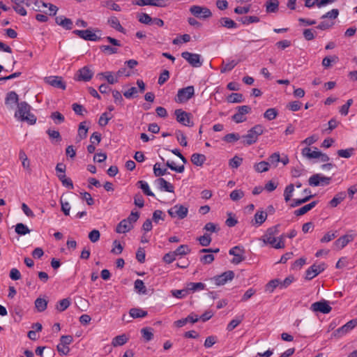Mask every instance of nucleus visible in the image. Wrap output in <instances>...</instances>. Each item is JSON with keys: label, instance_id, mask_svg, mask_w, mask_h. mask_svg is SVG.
<instances>
[{"label": "nucleus", "instance_id": "44", "mask_svg": "<svg viewBox=\"0 0 357 357\" xmlns=\"http://www.w3.org/2000/svg\"><path fill=\"white\" fill-rule=\"evenodd\" d=\"M314 195H309L307 196H305L303 199H294L292 200V202L290 204V206L292 208H295L296 206H298L307 202H308L311 198H312Z\"/></svg>", "mask_w": 357, "mask_h": 357}, {"label": "nucleus", "instance_id": "36", "mask_svg": "<svg viewBox=\"0 0 357 357\" xmlns=\"http://www.w3.org/2000/svg\"><path fill=\"white\" fill-rule=\"evenodd\" d=\"M86 121H83V122H81L79 125L78 135H77L78 137H79L78 141H80V140L86 138L87 136V132H88L89 128L86 126Z\"/></svg>", "mask_w": 357, "mask_h": 357}, {"label": "nucleus", "instance_id": "15", "mask_svg": "<svg viewBox=\"0 0 357 357\" xmlns=\"http://www.w3.org/2000/svg\"><path fill=\"white\" fill-rule=\"evenodd\" d=\"M190 13L197 17L207 18L212 15L211 10L205 7L192 6L190 8Z\"/></svg>", "mask_w": 357, "mask_h": 357}, {"label": "nucleus", "instance_id": "63", "mask_svg": "<svg viewBox=\"0 0 357 357\" xmlns=\"http://www.w3.org/2000/svg\"><path fill=\"white\" fill-rule=\"evenodd\" d=\"M112 119V116H108V114L107 112H104L101 114L98 120V124L101 127H104L107 125L109 121Z\"/></svg>", "mask_w": 357, "mask_h": 357}, {"label": "nucleus", "instance_id": "55", "mask_svg": "<svg viewBox=\"0 0 357 357\" xmlns=\"http://www.w3.org/2000/svg\"><path fill=\"white\" fill-rule=\"evenodd\" d=\"M175 135L178 143L182 146H187L188 142L186 139V136L184 135V133L181 130H176Z\"/></svg>", "mask_w": 357, "mask_h": 357}, {"label": "nucleus", "instance_id": "30", "mask_svg": "<svg viewBox=\"0 0 357 357\" xmlns=\"http://www.w3.org/2000/svg\"><path fill=\"white\" fill-rule=\"evenodd\" d=\"M346 198V193L344 192H340L337 193L330 202L329 205L331 207H336Z\"/></svg>", "mask_w": 357, "mask_h": 357}, {"label": "nucleus", "instance_id": "35", "mask_svg": "<svg viewBox=\"0 0 357 357\" xmlns=\"http://www.w3.org/2000/svg\"><path fill=\"white\" fill-rule=\"evenodd\" d=\"M128 340V338L125 334L117 335L113 338L112 344L113 347H119L125 344Z\"/></svg>", "mask_w": 357, "mask_h": 357}, {"label": "nucleus", "instance_id": "39", "mask_svg": "<svg viewBox=\"0 0 357 357\" xmlns=\"http://www.w3.org/2000/svg\"><path fill=\"white\" fill-rule=\"evenodd\" d=\"M238 62L235 60H231L227 63H225L223 61L222 67L220 68V72L222 73H225L226 72L231 70L238 64Z\"/></svg>", "mask_w": 357, "mask_h": 357}, {"label": "nucleus", "instance_id": "42", "mask_svg": "<svg viewBox=\"0 0 357 357\" xmlns=\"http://www.w3.org/2000/svg\"><path fill=\"white\" fill-rule=\"evenodd\" d=\"M57 176L62 185L69 189H73V183L70 178H67L66 174H57Z\"/></svg>", "mask_w": 357, "mask_h": 357}, {"label": "nucleus", "instance_id": "13", "mask_svg": "<svg viewBox=\"0 0 357 357\" xmlns=\"http://www.w3.org/2000/svg\"><path fill=\"white\" fill-rule=\"evenodd\" d=\"M73 33L85 40L98 41L100 40V37L98 36L90 29L74 30Z\"/></svg>", "mask_w": 357, "mask_h": 357}, {"label": "nucleus", "instance_id": "43", "mask_svg": "<svg viewBox=\"0 0 357 357\" xmlns=\"http://www.w3.org/2000/svg\"><path fill=\"white\" fill-rule=\"evenodd\" d=\"M141 333L146 342H149L153 338V328H143L141 329Z\"/></svg>", "mask_w": 357, "mask_h": 357}, {"label": "nucleus", "instance_id": "23", "mask_svg": "<svg viewBox=\"0 0 357 357\" xmlns=\"http://www.w3.org/2000/svg\"><path fill=\"white\" fill-rule=\"evenodd\" d=\"M133 225L129 222V220L123 219L116 226V231L119 234H125L130 231Z\"/></svg>", "mask_w": 357, "mask_h": 357}, {"label": "nucleus", "instance_id": "25", "mask_svg": "<svg viewBox=\"0 0 357 357\" xmlns=\"http://www.w3.org/2000/svg\"><path fill=\"white\" fill-rule=\"evenodd\" d=\"M13 3V9L15 11L22 16L26 15V10L23 7L24 3H25L26 0H10Z\"/></svg>", "mask_w": 357, "mask_h": 357}, {"label": "nucleus", "instance_id": "49", "mask_svg": "<svg viewBox=\"0 0 357 357\" xmlns=\"http://www.w3.org/2000/svg\"><path fill=\"white\" fill-rule=\"evenodd\" d=\"M15 232L19 235H26L30 233V229L23 223H17L15 225Z\"/></svg>", "mask_w": 357, "mask_h": 357}, {"label": "nucleus", "instance_id": "8", "mask_svg": "<svg viewBox=\"0 0 357 357\" xmlns=\"http://www.w3.org/2000/svg\"><path fill=\"white\" fill-rule=\"evenodd\" d=\"M181 56L194 68H199L202 66L203 61L201 59L200 54L183 52L181 53Z\"/></svg>", "mask_w": 357, "mask_h": 357}, {"label": "nucleus", "instance_id": "22", "mask_svg": "<svg viewBox=\"0 0 357 357\" xmlns=\"http://www.w3.org/2000/svg\"><path fill=\"white\" fill-rule=\"evenodd\" d=\"M55 22L58 25L66 30H71L73 29V23L70 18L60 15L55 17Z\"/></svg>", "mask_w": 357, "mask_h": 357}, {"label": "nucleus", "instance_id": "1", "mask_svg": "<svg viewBox=\"0 0 357 357\" xmlns=\"http://www.w3.org/2000/svg\"><path fill=\"white\" fill-rule=\"evenodd\" d=\"M30 110L31 106L26 102L22 101L17 104L15 117L21 121H26L30 125H33L36 122V117Z\"/></svg>", "mask_w": 357, "mask_h": 357}, {"label": "nucleus", "instance_id": "32", "mask_svg": "<svg viewBox=\"0 0 357 357\" xmlns=\"http://www.w3.org/2000/svg\"><path fill=\"white\" fill-rule=\"evenodd\" d=\"M267 218V213L264 211H257L255 215V224L262 225Z\"/></svg>", "mask_w": 357, "mask_h": 357}, {"label": "nucleus", "instance_id": "24", "mask_svg": "<svg viewBox=\"0 0 357 357\" xmlns=\"http://www.w3.org/2000/svg\"><path fill=\"white\" fill-rule=\"evenodd\" d=\"M303 157L308 159L319 158V151L317 147H314V150H312L309 147H305L302 149L301 152Z\"/></svg>", "mask_w": 357, "mask_h": 357}, {"label": "nucleus", "instance_id": "29", "mask_svg": "<svg viewBox=\"0 0 357 357\" xmlns=\"http://www.w3.org/2000/svg\"><path fill=\"white\" fill-rule=\"evenodd\" d=\"M129 314L132 318L137 319L146 317L148 312L141 308L133 307L130 310Z\"/></svg>", "mask_w": 357, "mask_h": 357}, {"label": "nucleus", "instance_id": "2", "mask_svg": "<svg viewBox=\"0 0 357 357\" xmlns=\"http://www.w3.org/2000/svg\"><path fill=\"white\" fill-rule=\"evenodd\" d=\"M264 126L261 124H257L250 128L246 135H243V144L245 146H250L258 140V137L264 133Z\"/></svg>", "mask_w": 357, "mask_h": 357}, {"label": "nucleus", "instance_id": "33", "mask_svg": "<svg viewBox=\"0 0 357 357\" xmlns=\"http://www.w3.org/2000/svg\"><path fill=\"white\" fill-rule=\"evenodd\" d=\"M279 2L278 0H269L266 3L267 13H275L278 10Z\"/></svg>", "mask_w": 357, "mask_h": 357}, {"label": "nucleus", "instance_id": "62", "mask_svg": "<svg viewBox=\"0 0 357 357\" xmlns=\"http://www.w3.org/2000/svg\"><path fill=\"white\" fill-rule=\"evenodd\" d=\"M280 161V156L279 153H274L268 157L269 166L273 165L274 167H277L278 163Z\"/></svg>", "mask_w": 357, "mask_h": 357}, {"label": "nucleus", "instance_id": "37", "mask_svg": "<svg viewBox=\"0 0 357 357\" xmlns=\"http://www.w3.org/2000/svg\"><path fill=\"white\" fill-rule=\"evenodd\" d=\"M137 185L139 188L142 189V190L146 195L151 197L155 196L154 193L150 190L149 185L146 181H139L137 182Z\"/></svg>", "mask_w": 357, "mask_h": 357}, {"label": "nucleus", "instance_id": "56", "mask_svg": "<svg viewBox=\"0 0 357 357\" xmlns=\"http://www.w3.org/2000/svg\"><path fill=\"white\" fill-rule=\"evenodd\" d=\"M354 148H349L347 149L338 150L337 153L341 158H349L354 154Z\"/></svg>", "mask_w": 357, "mask_h": 357}, {"label": "nucleus", "instance_id": "14", "mask_svg": "<svg viewBox=\"0 0 357 357\" xmlns=\"http://www.w3.org/2000/svg\"><path fill=\"white\" fill-rule=\"evenodd\" d=\"M310 309L313 312H320L323 314L329 313L332 307L329 305L328 302L326 300H321L318 302H315L311 305Z\"/></svg>", "mask_w": 357, "mask_h": 357}, {"label": "nucleus", "instance_id": "19", "mask_svg": "<svg viewBox=\"0 0 357 357\" xmlns=\"http://www.w3.org/2000/svg\"><path fill=\"white\" fill-rule=\"evenodd\" d=\"M155 183L157 184L158 189L160 191H166L168 192H174V188L172 184L167 182L163 178H158L155 181Z\"/></svg>", "mask_w": 357, "mask_h": 357}, {"label": "nucleus", "instance_id": "54", "mask_svg": "<svg viewBox=\"0 0 357 357\" xmlns=\"http://www.w3.org/2000/svg\"><path fill=\"white\" fill-rule=\"evenodd\" d=\"M278 112L275 108H269L266 109V111L264 114V118L267 119L269 121L273 120L278 116Z\"/></svg>", "mask_w": 357, "mask_h": 357}, {"label": "nucleus", "instance_id": "4", "mask_svg": "<svg viewBox=\"0 0 357 357\" xmlns=\"http://www.w3.org/2000/svg\"><path fill=\"white\" fill-rule=\"evenodd\" d=\"M236 113L232 116L231 119L236 123H243L246 121V114L251 112V107L248 105H242L236 107Z\"/></svg>", "mask_w": 357, "mask_h": 357}, {"label": "nucleus", "instance_id": "53", "mask_svg": "<svg viewBox=\"0 0 357 357\" xmlns=\"http://www.w3.org/2000/svg\"><path fill=\"white\" fill-rule=\"evenodd\" d=\"M174 252L176 256L185 255L190 252V249L187 245H181L174 251Z\"/></svg>", "mask_w": 357, "mask_h": 357}, {"label": "nucleus", "instance_id": "60", "mask_svg": "<svg viewBox=\"0 0 357 357\" xmlns=\"http://www.w3.org/2000/svg\"><path fill=\"white\" fill-rule=\"evenodd\" d=\"M232 201H238L244 197V192L241 190H234L229 195Z\"/></svg>", "mask_w": 357, "mask_h": 357}, {"label": "nucleus", "instance_id": "64", "mask_svg": "<svg viewBox=\"0 0 357 357\" xmlns=\"http://www.w3.org/2000/svg\"><path fill=\"white\" fill-rule=\"evenodd\" d=\"M240 137L238 133H229L224 137L223 139L227 142L231 143L238 141Z\"/></svg>", "mask_w": 357, "mask_h": 357}, {"label": "nucleus", "instance_id": "34", "mask_svg": "<svg viewBox=\"0 0 357 357\" xmlns=\"http://www.w3.org/2000/svg\"><path fill=\"white\" fill-rule=\"evenodd\" d=\"M220 23L222 26L227 29H236L237 28V24L229 17H222L220 20Z\"/></svg>", "mask_w": 357, "mask_h": 357}, {"label": "nucleus", "instance_id": "16", "mask_svg": "<svg viewBox=\"0 0 357 357\" xmlns=\"http://www.w3.org/2000/svg\"><path fill=\"white\" fill-rule=\"evenodd\" d=\"M354 236L352 234H346L337 238L333 243V248L335 250H342L349 243L354 241Z\"/></svg>", "mask_w": 357, "mask_h": 357}, {"label": "nucleus", "instance_id": "51", "mask_svg": "<svg viewBox=\"0 0 357 357\" xmlns=\"http://www.w3.org/2000/svg\"><path fill=\"white\" fill-rule=\"evenodd\" d=\"M99 75L103 76L110 84H114L118 82L117 76L114 77L110 71L101 73Z\"/></svg>", "mask_w": 357, "mask_h": 357}, {"label": "nucleus", "instance_id": "59", "mask_svg": "<svg viewBox=\"0 0 357 357\" xmlns=\"http://www.w3.org/2000/svg\"><path fill=\"white\" fill-rule=\"evenodd\" d=\"M198 241L201 245L206 247L210 245L211 242V238L210 234H204L203 236H201L198 238Z\"/></svg>", "mask_w": 357, "mask_h": 357}, {"label": "nucleus", "instance_id": "20", "mask_svg": "<svg viewBox=\"0 0 357 357\" xmlns=\"http://www.w3.org/2000/svg\"><path fill=\"white\" fill-rule=\"evenodd\" d=\"M19 96L15 91H10L6 94L5 98V105L11 109L14 107V106L18 104Z\"/></svg>", "mask_w": 357, "mask_h": 357}, {"label": "nucleus", "instance_id": "40", "mask_svg": "<svg viewBox=\"0 0 357 357\" xmlns=\"http://www.w3.org/2000/svg\"><path fill=\"white\" fill-rule=\"evenodd\" d=\"M276 287L280 288V280L274 279L270 280L265 287V291L268 293H273Z\"/></svg>", "mask_w": 357, "mask_h": 357}, {"label": "nucleus", "instance_id": "38", "mask_svg": "<svg viewBox=\"0 0 357 357\" xmlns=\"http://www.w3.org/2000/svg\"><path fill=\"white\" fill-rule=\"evenodd\" d=\"M206 287L205 284L202 282H190L187 284V288L189 293L195 292L196 291L203 290Z\"/></svg>", "mask_w": 357, "mask_h": 357}, {"label": "nucleus", "instance_id": "5", "mask_svg": "<svg viewBox=\"0 0 357 357\" xmlns=\"http://www.w3.org/2000/svg\"><path fill=\"white\" fill-rule=\"evenodd\" d=\"M279 225L270 227L267 229L266 234L262 236V240L265 244L271 245L273 248L275 245L277 238L275 236L278 234Z\"/></svg>", "mask_w": 357, "mask_h": 357}, {"label": "nucleus", "instance_id": "57", "mask_svg": "<svg viewBox=\"0 0 357 357\" xmlns=\"http://www.w3.org/2000/svg\"><path fill=\"white\" fill-rule=\"evenodd\" d=\"M51 119L54 121L56 124H60L65 121L64 116L59 112H52L51 114Z\"/></svg>", "mask_w": 357, "mask_h": 357}, {"label": "nucleus", "instance_id": "61", "mask_svg": "<svg viewBox=\"0 0 357 357\" xmlns=\"http://www.w3.org/2000/svg\"><path fill=\"white\" fill-rule=\"evenodd\" d=\"M218 342V337L215 335H211L206 338L204 346L208 349L213 346Z\"/></svg>", "mask_w": 357, "mask_h": 357}, {"label": "nucleus", "instance_id": "11", "mask_svg": "<svg viewBox=\"0 0 357 357\" xmlns=\"http://www.w3.org/2000/svg\"><path fill=\"white\" fill-rule=\"evenodd\" d=\"M325 268L326 265L324 263L320 264L319 265L313 264L307 269L305 272V279L307 280L313 279L317 275L323 272L325 270Z\"/></svg>", "mask_w": 357, "mask_h": 357}, {"label": "nucleus", "instance_id": "52", "mask_svg": "<svg viewBox=\"0 0 357 357\" xmlns=\"http://www.w3.org/2000/svg\"><path fill=\"white\" fill-rule=\"evenodd\" d=\"M137 19L140 23L144 24H151L153 21L152 18L147 13H139Z\"/></svg>", "mask_w": 357, "mask_h": 357}, {"label": "nucleus", "instance_id": "26", "mask_svg": "<svg viewBox=\"0 0 357 357\" xmlns=\"http://www.w3.org/2000/svg\"><path fill=\"white\" fill-rule=\"evenodd\" d=\"M317 201H313L310 204H307L302 206L301 208L294 211V215L296 216H301L305 214L306 213L312 210L317 204Z\"/></svg>", "mask_w": 357, "mask_h": 357}, {"label": "nucleus", "instance_id": "48", "mask_svg": "<svg viewBox=\"0 0 357 357\" xmlns=\"http://www.w3.org/2000/svg\"><path fill=\"white\" fill-rule=\"evenodd\" d=\"M243 320V315L237 317L236 319H232L227 325V330L228 331H233L235 328H236Z\"/></svg>", "mask_w": 357, "mask_h": 357}, {"label": "nucleus", "instance_id": "58", "mask_svg": "<svg viewBox=\"0 0 357 357\" xmlns=\"http://www.w3.org/2000/svg\"><path fill=\"white\" fill-rule=\"evenodd\" d=\"M135 289L140 294H146V288L142 280L137 279L135 282Z\"/></svg>", "mask_w": 357, "mask_h": 357}, {"label": "nucleus", "instance_id": "28", "mask_svg": "<svg viewBox=\"0 0 357 357\" xmlns=\"http://www.w3.org/2000/svg\"><path fill=\"white\" fill-rule=\"evenodd\" d=\"M206 160V156L201 153H193L191 156V162L196 166H202Z\"/></svg>", "mask_w": 357, "mask_h": 357}, {"label": "nucleus", "instance_id": "12", "mask_svg": "<svg viewBox=\"0 0 357 357\" xmlns=\"http://www.w3.org/2000/svg\"><path fill=\"white\" fill-rule=\"evenodd\" d=\"M357 326V319H354L348 321L342 327L335 330L333 333L334 336L335 337H342V335L347 334L348 332L351 331Z\"/></svg>", "mask_w": 357, "mask_h": 357}, {"label": "nucleus", "instance_id": "45", "mask_svg": "<svg viewBox=\"0 0 357 357\" xmlns=\"http://www.w3.org/2000/svg\"><path fill=\"white\" fill-rule=\"evenodd\" d=\"M70 305V298H63L59 301L56 305V310L59 312H63L66 310Z\"/></svg>", "mask_w": 357, "mask_h": 357}, {"label": "nucleus", "instance_id": "46", "mask_svg": "<svg viewBox=\"0 0 357 357\" xmlns=\"http://www.w3.org/2000/svg\"><path fill=\"white\" fill-rule=\"evenodd\" d=\"M227 101L231 103L242 102L243 96L241 93H233L227 97Z\"/></svg>", "mask_w": 357, "mask_h": 357}, {"label": "nucleus", "instance_id": "17", "mask_svg": "<svg viewBox=\"0 0 357 357\" xmlns=\"http://www.w3.org/2000/svg\"><path fill=\"white\" fill-rule=\"evenodd\" d=\"M45 82L48 84L61 89H66V83L63 81L61 77L59 76H50L45 77Z\"/></svg>", "mask_w": 357, "mask_h": 357}, {"label": "nucleus", "instance_id": "3", "mask_svg": "<svg viewBox=\"0 0 357 357\" xmlns=\"http://www.w3.org/2000/svg\"><path fill=\"white\" fill-rule=\"evenodd\" d=\"M331 178L325 176L321 174H315L308 179V183L313 187L326 186L331 183Z\"/></svg>", "mask_w": 357, "mask_h": 357}, {"label": "nucleus", "instance_id": "10", "mask_svg": "<svg viewBox=\"0 0 357 357\" xmlns=\"http://www.w3.org/2000/svg\"><path fill=\"white\" fill-rule=\"evenodd\" d=\"M234 278V273L232 271H225L221 275L214 276L211 278L217 286L224 285L228 281H231Z\"/></svg>", "mask_w": 357, "mask_h": 357}, {"label": "nucleus", "instance_id": "7", "mask_svg": "<svg viewBox=\"0 0 357 357\" xmlns=\"http://www.w3.org/2000/svg\"><path fill=\"white\" fill-rule=\"evenodd\" d=\"M168 213L172 218L184 219L188 213V208L181 204H176L168 210Z\"/></svg>", "mask_w": 357, "mask_h": 357}, {"label": "nucleus", "instance_id": "50", "mask_svg": "<svg viewBox=\"0 0 357 357\" xmlns=\"http://www.w3.org/2000/svg\"><path fill=\"white\" fill-rule=\"evenodd\" d=\"M269 162L261 161L255 165V169L257 172H266L269 169Z\"/></svg>", "mask_w": 357, "mask_h": 357}, {"label": "nucleus", "instance_id": "41", "mask_svg": "<svg viewBox=\"0 0 357 357\" xmlns=\"http://www.w3.org/2000/svg\"><path fill=\"white\" fill-rule=\"evenodd\" d=\"M167 173V169L166 168H161V164L159 162H156L153 165V174L156 177L162 176Z\"/></svg>", "mask_w": 357, "mask_h": 357}, {"label": "nucleus", "instance_id": "21", "mask_svg": "<svg viewBox=\"0 0 357 357\" xmlns=\"http://www.w3.org/2000/svg\"><path fill=\"white\" fill-rule=\"evenodd\" d=\"M296 187L297 188H300L302 186V183L300 181H297L295 183V184L290 183L289 185H287L284 191V197L286 202H288L291 200L293 192L294 191V187Z\"/></svg>", "mask_w": 357, "mask_h": 357}, {"label": "nucleus", "instance_id": "6", "mask_svg": "<svg viewBox=\"0 0 357 357\" xmlns=\"http://www.w3.org/2000/svg\"><path fill=\"white\" fill-rule=\"evenodd\" d=\"M195 93V89L193 86H188L187 87L181 89L178 91L176 101L178 102H185L190 100Z\"/></svg>", "mask_w": 357, "mask_h": 357}, {"label": "nucleus", "instance_id": "47", "mask_svg": "<svg viewBox=\"0 0 357 357\" xmlns=\"http://www.w3.org/2000/svg\"><path fill=\"white\" fill-rule=\"evenodd\" d=\"M47 305V301L41 298H38L35 301V306L38 311L43 312L46 310Z\"/></svg>", "mask_w": 357, "mask_h": 357}, {"label": "nucleus", "instance_id": "27", "mask_svg": "<svg viewBox=\"0 0 357 357\" xmlns=\"http://www.w3.org/2000/svg\"><path fill=\"white\" fill-rule=\"evenodd\" d=\"M108 24L111 27L116 31L125 33V29L120 24L119 20L116 17L112 16L108 19Z\"/></svg>", "mask_w": 357, "mask_h": 357}, {"label": "nucleus", "instance_id": "31", "mask_svg": "<svg viewBox=\"0 0 357 357\" xmlns=\"http://www.w3.org/2000/svg\"><path fill=\"white\" fill-rule=\"evenodd\" d=\"M19 158L22 161V165L23 168L28 171H31L30 169V160H29L26 153L23 150H20L19 152Z\"/></svg>", "mask_w": 357, "mask_h": 357}, {"label": "nucleus", "instance_id": "18", "mask_svg": "<svg viewBox=\"0 0 357 357\" xmlns=\"http://www.w3.org/2000/svg\"><path fill=\"white\" fill-rule=\"evenodd\" d=\"M93 77V73L87 67L84 66L78 70L76 79L78 81L88 82Z\"/></svg>", "mask_w": 357, "mask_h": 357}, {"label": "nucleus", "instance_id": "9", "mask_svg": "<svg viewBox=\"0 0 357 357\" xmlns=\"http://www.w3.org/2000/svg\"><path fill=\"white\" fill-rule=\"evenodd\" d=\"M176 121L183 126L191 127L193 123L191 121V114L188 113L181 109H176L174 112Z\"/></svg>", "mask_w": 357, "mask_h": 357}]
</instances>
